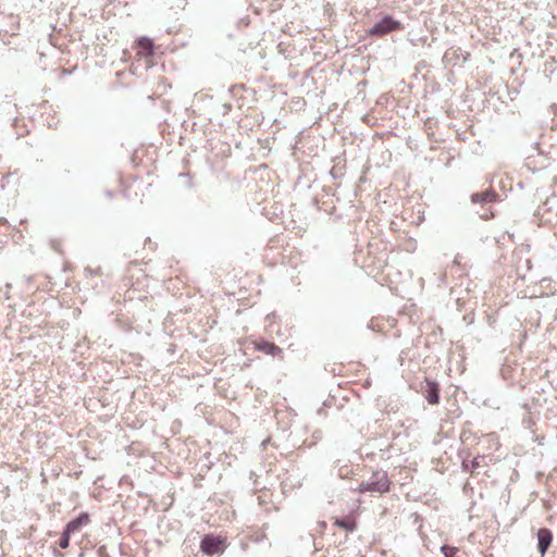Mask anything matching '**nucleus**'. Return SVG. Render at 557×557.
<instances>
[{"label":"nucleus","instance_id":"f257e3e1","mask_svg":"<svg viewBox=\"0 0 557 557\" xmlns=\"http://www.w3.org/2000/svg\"><path fill=\"white\" fill-rule=\"evenodd\" d=\"M391 488V481L385 471L376 470L369 481H363L356 490L358 493H387Z\"/></svg>","mask_w":557,"mask_h":557},{"label":"nucleus","instance_id":"f03ea898","mask_svg":"<svg viewBox=\"0 0 557 557\" xmlns=\"http://www.w3.org/2000/svg\"><path fill=\"white\" fill-rule=\"evenodd\" d=\"M133 49L135 51V57L138 60H144L146 67H151L154 64L153 57L156 54V46L152 39L148 37H139Z\"/></svg>","mask_w":557,"mask_h":557},{"label":"nucleus","instance_id":"7ed1b4c3","mask_svg":"<svg viewBox=\"0 0 557 557\" xmlns=\"http://www.w3.org/2000/svg\"><path fill=\"white\" fill-rule=\"evenodd\" d=\"M225 548V537L207 534L200 543V549L206 555L222 554Z\"/></svg>","mask_w":557,"mask_h":557},{"label":"nucleus","instance_id":"20e7f679","mask_svg":"<svg viewBox=\"0 0 557 557\" xmlns=\"http://www.w3.org/2000/svg\"><path fill=\"white\" fill-rule=\"evenodd\" d=\"M401 28L403 25L399 21L394 20L392 16H385L369 30V34L372 36H383Z\"/></svg>","mask_w":557,"mask_h":557},{"label":"nucleus","instance_id":"39448f33","mask_svg":"<svg viewBox=\"0 0 557 557\" xmlns=\"http://www.w3.org/2000/svg\"><path fill=\"white\" fill-rule=\"evenodd\" d=\"M90 523V516L87 512H82L77 518L71 520L65 525V531L71 535L81 531L84 527Z\"/></svg>","mask_w":557,"mask_h":557},{"label":"nucleus","instance_id":"423d86ee","mask_svg":"<svg viewBox=\"0 0 557 557\" xmlns=\"http://www.w3.org/2000/svg\"><path fill=\"white\" fill-rule=\"evenodd\" d=\"M537 540H539V550L543 557L552 544L553 534L548 529L542 528L537 532Z\"/></svg>","mask_w":557,"mask_h":557},{"label":"nucleus","instance_id":"0eeeda50","mask_svg":"<svg viewBox=\"0 0 557 557\" xmlns=\"http://www.w3.org/2000/svg\"><path fill=\"white\" fill-rule=\"evenodd\" d=\"M255 348L265 355L277 356L282 352V349L274 343L267 341H258L255 343Z\"/></svg>","mask_w":557,"mask_h":557},{"label":"nucleus","instance_id":"6e6552de","mask_svg":"<svg viewBox=\"0 0 557 557\" xmlns=\"http://www.w3.org/2000/svg\"><path fill=\"white\" fill-rule=\"evenodd\" d=\"M425 398L429 404L436 405L440 401V387L436 382H426Z\"/></svg>","mask_w":557,"mask_h":557},{"label":"nucleus","instance_id":"1a4fd4ad","mask_svg":"<svg viewBox=\"0 0 557 557\" xmlns=\"http://www.w3.org/2000/svg\"><path fill=\"white\" fill-rule=\"evenodd\" d=\"M334 525L346 531L352 532L357 529V521L352 516H347L345 518H335Z\"/></svg>","mask_w":557,"mask_h":557},{"label":"nucleus","instance_id":"9d476101","mask_svg":"<svg viewBox=\"0 0 557 557\" xmlns=\"http://www.w3.org/2000/svg\"><path fill=\"white\" fill-rule=\"evenodd\" d=\"M496 193L492 190H485L482 193L473 194L471 200L473 202L483 203V202H493L496 200Z\"/></svg>","mask_w":557,"mask_h":557},{"label":"nucleus","instance_id":"9b49d317","mask_svg":"<svg viewBox=\"0 0 557 557\" xmlns=\"http://www.w3.org/2000/svg\"><path fill=\"white\" fill-rule=\"evenodd\" d=\"M442 553L445 557H460L459 555V548L455 546L449 545H443L441 547Z\"/></svg>","mask_w":557,"mask_h":557},{"label":"nucleus","instance_id":"f8f14e48","mask_svg":"<svg viewBox=\"0 0 557 557\" xmlns=\"http://www.w3.org/2000/svg\"><path fill=\"white\" fill-rule=\"evenodd\" d=\"M70 537H71V534L67 533L65 530L63 531L62 533V536L59 541V546L63 549L67 548L69 545H70Z\"/></svg>","mask_w":557,"mask_h":557},{"label":"nucleus","instance_id":"ddd939ff","mask_svg":"<svg viewBox=\"0 0 557 557\" xmlns=\"http://www.w3.org/2000/svg\"><path fill=\"white\" fill-rule=\"evenodd\" d=\"M478 467H479L478 458H474L470 463H468L466 461L462 462V468L466 471H469L471 473H473L474 469H476Z\"/></svg>","mask_w":557,"mask_h":557}]
</instances>
